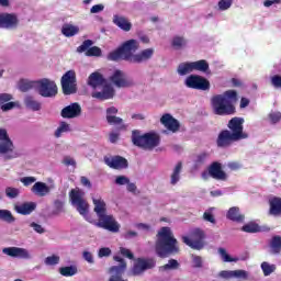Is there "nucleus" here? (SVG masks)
I'll use <instances>...</instances> for the list:
<instances>
[{
    "instance_id": "obj_1",
    "label": "nucleus",
    "mask_w": 281,
    "mask_h": 281,
    "mask_svg": "<svg viewBox=\"0 0 281 281\" xmlns=\"http://www.w3.org/2000/svg\"><path fill=\"white\" fill-rule=\"evenodd\" d=\"M139 49V42L137 40H128L124 42L120 47L108 54V60L117 63V60H125L134 65H142L153 58L155 54L154 48H146L138 54H135Z\"/></svg>"
},
{
    "instance_id": "obj_2",
    "label": "nucleus",
    "mask_w": 281,
    "mask_h": 281,
    "mask_svg": "<svg viewBox=\"0 0 281 281\" xmlns=\"http://www.w3.org/2000/svg\"><path fill=\"white\" fill-rule=\"evenodd\" d=\"M155 251L158 258H169V256L179 254V241L175 238V234H172L170 227L164 226L158 231Z\"/></svg>"
},
{
    "instance_id": "obj_3",
    "label": "nucleus",
    "mask_w": 281,
    "mask_h": 281,
    "mask_svg": "<svg viewBox=\"0 0 281 281\" xmlns=\"http://www.w3.org/2000/svg\"><path fill=\"white\" fill-rule=\"evenodd\" d=\"M213 113L215 115H234L236 113V102H238V92L227 90L223 94H216L211 100Z\"/></svg>"
},
{
    "instance_id": "obj_4",
    "label": "nucleus",
    "mask_w": 281,
    "mask_h": 281,
    "mask_svg": "<svg viewBox=\"0 0 281 281\" xmlns=\"http://www.w3.org/2000/svg\"><path fill=\"white\" fill-rule=\"evenodd\" d=\"M88 85L92 87V89L102 87V91L92 92V98H95V100H111L113 95H115V90L111 85L106 83V79H104V76L100 72H92L88 78Z\"/></svg>"
},
{
    "instance_id": "obj_5",
    "label": "nucleus",
    "mask_w": 281,
    "mask_h": 281,
    "mask_svg": "<svg viewBox=\"0 0 281 281\" xmlns=\"http://www.w3.org/2000/svg\"><path fill=\"white\" fill-rule=\"evenodd\" d=\"M132 144L143 150H154L161 144V137L155 132H148L142 135V132L134 130L132 132Z\"/></svg>"
},
{
    "instance_id": "obj_6",
    "label": "nucleus",
    "mask_w": 281,
    "mask_h": 281,
    "mask_svg": "<svg viewBox=\"0 0 281 281\" xmlns=\"http://www.w3.org/2000/svg\"><path fill=\"white\" fill-rule=\"evenodd\" d=\"M205 231L201 228H194L190 233V237L183 236L182 243L184 245H188V247H191V249H196L200 251V249H203L205 247Z\"/></svg>"
},
{
    "instance_id": "obj_7",
    "label": "nucleus",
    "mask_w": 281,
    "mask_h": 281,
    "mask_svg": "<svg viewBox=\"0 0 281 281\" xmlns=\"http://www.w3.org/2000/svg\"><path fill=\"white\" fill-rule=\"evenodd\" d=\"M82 196H85V193L80 189H72L69 192V199L71 204L77 209V212L81 216H87L89 214V203Z\"/></svg>"
},
{
    "instance_id": "obj_8",
    "label": "nucleus",
    "mask_w": 281,
    "mask_h": 281,
    "mask_svg": "<svg viewBox=\"0 0 281 281\" xmlns=\"http://www.w3.org/2000/svg\"><path fill=\"white\" fill-rule=\"evenodd\" d=\"M215 179V181H227L228 176L225 170H223V164L218 161H213L209 167L207 171L202 172V179L207 181L209 179Z\"/></svg>"
},
{
    "instance_id": "obj_9",
    "label": "nucleus",
    "mask_w": 281,
    "mask_h": 281,
    "mask_svg": "<svg viewBox=\"0 0 281 281\" xmlns=\"http://www.w3.org/2000/svg\"><path fill=\"white\" fill-rule=\"evenodd\" d=\"M36 91L42 98H56L58 95V86H56L55 81L43 78L37 80Z\"/></svg>"
},
{
    "instance_id": "obj_10",
    "label": "nucleus",
    "mask_w": 281,
    "mask_h": 281,
    "mask_svg": "<svg viewBox=\"0 0 281 281\" xmlns=\"http://www.w3.org/2000/svg\"><path fill=\"white\" fill-rule=\"evenodd\" d=\"M61 89L64 95H74L78 92V86L76 83V71L68 70L61 77Z\"/></svg>"
},
{
    "instance_id": "obj_11",
    "label": "nucleus",
    "mask_w": 281,
    "mask_h": 281,
    "mask_svg": "<svg viewBox=\"0 0 281 281\" xmlns=\"http://www.w3.org/2000/svg\"><path fill=\"white\" fill-rule=\"evenodd\" d=\"M188 89H195L196 91H210V80L200 75H190L184 80Z\"/></svg>"
},
{
    "instance_id": "obj_12",
    "label": "nucleus",
    "mask_w": 281,
    "mask_h": 281,
    "mask_svg": "<svg viewBox=\"0 0 281 281\" xmlns=\"http://www.w3.org/2000/svg\"><path fill=\"white\" fill-rule=\"evenodd\" d=\"M245 119L235 116L228 121L227 128H229L231 134L234 135L238 140L247 139L249 134L244 132Z\"/></svg>"
},
{
    "instance_id": "obj_13",
    "label": "nucleus",
    "mask_w": 281,
    "mask_h": 281,
    "mask_svg": "<svg viewBox=\"0 0 281 281\" xmlns=\"http://www.w3.org/2000/svg\"><path fill=\"white\" fill-rule=\"evenodd\" d=\"M97 227L106 229L108 232H120V224L115 221L113 215L104 214L98 217Z\"/></svg>"
},
{
    "instance_id": "obj_14",
    "label": "nucleus",
    "mask_w": 281,
    "mask_h": 281,
    "mask_svg": "<svg viewBox=\"0 0 281 281\" xmlns=\"http://www.w3.org/2000/svg\"><path fill=\"white\" fill-rule=\"evenodd\" d=\"M157 261L154 258H138L132 268L133 276H142L148 269H155Z\"/></svg>"
},
{
    "instance_id": "obj_15",
    "label": "nucleus",
    "mask_w": 281,
    "mask_h": 281,
    "mask_svg": "<svg viewBox=\"0 0 281 281\" xmlns=\"http://www.w3.org/2000/svg\"><path fill=\"white\" fill-rule=\"evenodd\" d=\"M19 27L16 13H0V30H14Z\"/></svg>"
},
{
    "instance_id": "obj_16",
    "label": "nucleus",
    "mask_w": 281,
    "mask_h": 281,
    "mask_svg": "<svg viewBox=\"0 0 281 281\" xmlns=\"http://www.w3.org/2000/svg\"><path fill=\"white\" fill-rule=\"evenodd\" d=\"M0 155H8V153H14V143L10 139L8 131L0 128Z\"/></svg>"
},
{
    "instance_id": "obj_17",
    "label": "nucleus",
    "mask_w": 281,
    "mask_h": 281,
    "mask_svg": "<svg viewBox=\"0 0 281 281\" xmlns=\"http://www.w3.org/2000/svg\"><path fill=\"white\" fill-rule=\"evenodd\" d=\"M233 142L240 140L229 130H223L217 136L216 145L218 148H229Z\"/></svg>"
},
{
    "instance_id": "obj_18",
    "label": "nucleus",
    "mask_w": 281,
    "mask_h": 281,
    "mask_svg": "<svg viewBox=\"0 0 281 281\" xmlns=\"http://www.w3.org/2000/svg\"><path fill=\"white\" fill-rule=\"evenodd\" d=\"M104 164L113 170H124L128 168V160L122 156L104 157Z\"/></svg>"
},
{
    "instance_id": "obj_19",
    "label": "nucleus",
    "mask_w": 281,
    "mask_h": 281,
    "mask_svg": "<svg viewBox=\"0 0 281 281\" xmlns=\"http://www.w3.org/2000/svg\"><path fill=\"white\" fill-rule=\"evenodd\" d=\"M82 113V108L77 103H71L70 105L61 110V117L66 120H74V117H79Z\"/></svg>"
},
{
    "instance_id": "obj_20",
    "label": "nucleus",
    "mask_w": 281,
    "mask_h": 281,
    "mask_svg": "<svg viewBox=\"0 0 281 281\" xmlns=\"http://www.w3.org/2000/svg\"><path fill=\"white\" fill-rule=\"evenodd\" d=\"M2 254L10 256V258H22L24 260L30 259V252L25 248L7 247L2 249Z\"/></svg>"
},
{
    "instance_id": "obj_21",
    "label": "nucleus",
    "mask_w": 281,
    "mask_h": 281,
    "mask_svg": "<svg viewBox=\"0 0 281 281\" xmlns=\"http://www.w3.org/2000/svg\"><path fill=\"white\" fill-rule=\"evenodd\" d=\"M111 82L119 88L133 87V81L124 78V72L122 70H115L114 74L110 77Z\"/></svg>"
},
{
    "instance_id": "obj_22",
    "label": "nucleus",
    "mask_w": 281,
    "mask_h": 281,
    "mask_svg": "<svg viewBox=\"0 0 281 281\" xmlns=\"http://www.w3.org/2000/svg\"><path fill=\"white\" fill-rule=\"evenodd\" d=\"M160 122L171 133H177L181 128L179 121L168 113L161 116Z\"/></svg>"
},
{
    "instance_id": "obj_23",
    "label": "nucleus",
    "mask_w": 281,
    "mask_h": 281,
    "mask_svg": "<svg viewBox=\"0 0 281 281\" xmlns=\"http://www.w3.org/2000/svg\"><path fill=\"white\" fill-rule=\"evenodd\" d=\"M226 218L233 223H245V214L240 213V207L233 206L226 213Z\"/></svg>"
},
{
    "instance_id": "obj_24",
    "label": "nucleus",
    "mask_w": 281,
    "mask_h": 281,
    "mask_svg": "<svg viewBox=\"0 0 281 281\" xmlns=\"http://www.w3.org/2000/svg\"><path fill=\"white\" fill-rule=\"evenodd\" d=\"M270 216H281V198L272 196L268 201Z\"/></svg>"
},
{
    "instance_id": "obj_25",
    "label": "nucleus",
    "mask_w": 281,
    "mask_h": 281,
    "mask_svg": "<svg viewBox=\"0 0 281 281\" xmlns=\"http://www.w3.org/2000/svg\"><path fill=\"white\" fill-rule=\"evenodd\" d=\"M33 194H36V196H47L52 192V187L47 186L45 182H35L32 187Z\"/></svg>"
},
{
    "instance_id": "obj_26",
    "label": "nucleus",
    "mask_w": 281,
    "mask_h": 281,
    "mask_svg": "<svg viewBox=\"0 0 281 281\" xmlns=\"http://www.w3.org/2000/svg\"><path fill=\"white\" fill-rule=\"evenodd\" d=\"M12 100V94L10 93H1L0 94V108L1 111H12L14 106H16V102L10 101Z\"/></svg>"
},
{
    "instance_id": "obj_27",
    "label": "nucleus",
    "mask_w": 281,
    "mask_h": 281,
    "mask_svg": "<svg viewBox=\"0 0 281 281\" xmlns=\"http://www.w3.org/2000/svg\"><path fill=\"white\" fill-rule=\"evenodd\" d=\"M113 23L120 27V30H123V32H131V29L133 27V24L128 21V19L121 15H114Z\"/></svg>"
},
{
    "instance_id": "obj_28",
    "label": "nucleus",
    "mask_w": 281,
    "mask_h": 281,
    "mask_svg": "<svg viewBox=\"0 0 281 281\" xmlns=\"http://www.w3.org/2000/svg\"><path fill=\"white\" fill-rule=\"evenodd\" d=\"M36 210V203L34 202H25L15 206V211L18 214H22L23 216H27V214H32Z\"/></svg>"
},
{
    "instance_id": "obj_29",
    "label": "nucleus",
    "mask_w": 281,
    "mask_h": 281,
    "mask_svg": "<svg viewBox=\"0 0 281 281\" xmlns=\"http://www.w3.org/2000/svg\"><path fill=\"white\" fill-rule=\"evenodd\" d=\"M92 203L94 205V212L98 216V218L100 216H103L104 214H106V202H104V200H102V198L100 199H92Z\"/></svg>"
},
{
    "instance_id": "obj_30",
    "label": "nucleus",
    "mask_w": 281,
    "mask_h": 281,
    "mask_svg": "<svg viewBox=\"0 0 281 281\" xmlns=\"http://www.w3.org/2000/svg\"><path fill=\"white\" fill-rule=\"evenodd\" d=\"M181 170H183V162L179 161L177 162L170 176L171 186H177V183H179V181L181 180Z\"/></svg>"
},
{
    "instance_id": "obj_31",
    "label": "nucleus",
    "mask_w": 281,
    "mask_h": 281,
    "mask_svg": "<svg viewBox=\"0 0 281 281\" xmlns=\"http://www.w3.org/2000/svg\"><path fill=\"white\" fill-rule=\"evenodd\" d=\"M24 105L26 109H30V111H41L42 104L38 100H35L33 95H26L24 98Z\"/></svg>"
},
{
    "instance_id": "obj_32",
    "label": "nucleus",
    "mask_w": 281,
    "mask_h": 281,
    "mask_svg": "<svg viewBox=\"0 0 281 281\" xmlns=\"http://www.w3.org/2000/svg\"><path fill=\"white\" fill-rule=\"evenodd\" d=\"M78 32H80V29L72 24H64L61 27V34H64V36H66L67 38H71V36H76Z\"/></svg>"
},
{
    "instance_id": "obj_33",
    "label": "nucleus",
    "mask_w": 281,
    "mask_h": 281,
    "mask_svg": "<svg viewBox=\"0 0 281 281\" xmlns=\"http://www.w3.org/2000/svg\"><path fill=\"white\" fill-rule=\"evenodd\" d=\"M194 71V64L193 61L191 63H181L178 66L177 72L179 76H188V74H192Z\"/></svg>"
},
{
    "instance_id": "obj_34",
    "label": "nucleus",
    "mask_w": 281,
    "mask_h": 281,
    "mask_svg": "<svg viewBox=\"0 0 281 281\" xmlns=\"http://www.w3.org/2000/svg\"><path fill=\"white\" fill-rule=\"evenodd\" d=\"M269 247L272 254L274 255L281 254V236L280 235L273 236L269 243Z\"/></svg>"
},
{
    "instance_id": "obj_35",
    "label": "nucleus",
    "mask_w": 281,
    "mask_h": 281,
    "mask_svg": "<svg viewBox=\"0 0 281 281\" xmlns=\"http://www.w3.org/2000/svg\"><path fill=\"white\" fill-rule=\"evenodd\" d=\"M36 87H37V80L30 81V80L22 79L19 82V89L20 91H22V93H26V91H30L32 89H35L36 91Z\"/></svg>"
},
{
    "instance_id": "obj_36",
    "label": "nucleus",
    "mask_w": 281,
    "mask_h": 281,
    "mask_svg": "<svg viewBox=\"0 0 281 281\" xmlns=\"http://www.w3.org/2000/svg\"><path fill=\"white\" fill-rule=\"evenodd\" d=\"M193 71H202L203 74H206V71H210V64L205 59L193 61Z\"/></svg>"
},
{
    "instance_id": "obj_37",
    "label": "nucleus",
    "mask_w": 281,
    "mask_h": 281,
    "mask_svg": "<svg viewBox=\"0 0 281 281\" xmlns=\"http://www.w3.org/2000/svg\"><path fill=\"white\" fill-rule=\"evenodd\" d=\"M241 232H246V234H258V232H262L260 225L251 222L241 227Z\"/></svg>"
},
{
    "instance_id": "obj_38",
    "label": "nucleus",
    "mask_w": 281,
    "mask_h": 281,
    "mask_svg": "<svg viewBox=\"0 0 281 281\" xmlns=\"http://www.w3.org/2000/svg\"><path fill=\"white\" fill-rule=\"evenodd\" d=\"M181 265L177 259H169L168 263L160 267V271H177Z\"/></svg>"
},
{
    "instance_id": "obj_39",
    "label": "nucleus",
    "mask_w": 281,
    "mask_h": 281,
    "mask_svg": "<svg viewBox=\"0 0 281 281\" xmlns=\"http://www.w3.org/2000/svg\"><path fill=\"white\" fill-rule=\"evenodd\" d=\"M59 273L65 278H71V276H76V273H78V268L74 266L61 267L59 268Z\"/></svg>"
},
{
    "instance_id": "obj_40",
    "label": "nucleus",
    "mask_w": 281,
    "mask_h": 281,
    "mask_svg": "<svg viewBox=\"0 0 281 281\" xmlns=\"http://www.w3.org/2000/svg\"><path fill=\"white\" fill-rule=\"evenodd\" d=\"M0 221H4V223H14L15 218L14 215H12V212L0 210Z\"/></svg>"
},
{
    "instance_id": "obj_41",
    "label": "nucleus",
    "mask_w": 281,
    "mask_h": 281,
    "mask_svg": "<svg viewBox=\"0 0 281 281\" xmlns=\"http://www.w3.org/2000/svg\"><path fill=\"white\" fill-rule=\"evenodd\" d=\"M187 43L188 42L186 41V38L181 36H175L172 38L171 45L175 49H181V47H186Z\"/></svg>"
},
{
    "instance_id": "obj_42",
    "label": "nucleus",
    "mask_w": 281,
    "mask_h": 281,
    "mask_svg": "<svg viewBox=\"0 0 281 281\" xmlns=\"http://www.w3.org/2000/svg\"><path fill=\"white\" fill-rule=\"evenodd\" d=\"M218 254L223 262H238V258H232L225 248H218Z\"/></svg>"
},
{
    "instance_id": "obj_43",
    "label": "nucleus",
    "mask_w": 281,
    "mask_h": 281,
    "mask_svg": "<svg viewBox=\"0 0 281 281\" xmlns=\"http://www.w3.org/2000/svg\"><path fill=\"white\" fill-rule=\"evenodd\" d=\"M69 123L61 122L58 126V128L55 131V137H63V133H69Z\"/></svg>"
},
{
    "instance_id": "obj_44",
    "label": "nucleus",
    "mask_w": 281,
    "mask_h": 281,
    "mask_svg": "<svg viewBox=\"0 0 281 281\" xmlns=\"http://www.w3.org/2000/svg\"><path fill=\"white\" fill-rule=\"evenodd\" d=\"M92 45H93V41L91 40L83 41L82 44L79 47H77L78 54H83V52L86 53L89 52Z\"/></svg>"
},
{
    "instance_id": "obj_45",
    "label": "nucleus",
    "mask_w": 281,
    "mask_h": 281,
    "mask_svg": "<svg viewBox=\"0 0 281 281\" xmlns=\"http://www.w3.org/2000/svg\"><path fill=\"white\" fill-rule=\"evenodd\" d=\"M261 269L263 271V276H271V273L276 271V265H269V262L265 261L261 263Z\"/></svg>"
},
{
    "instance_id": "obj_46",
    "label": "nucleus",
    "mask_w": 281,
    "mask_h": 281,
    "mask_svg": "<svg viewBox=\"0 0 281 281\" xmlns=\"http://www.w3.org/2000/svg\"><path fill=\"white\" fill-rule=\"evenodd\" d=\"M106 122L111 126H120L124 123V120H122V117L120 116L114 115V116H106Z\"/></svg>"
},
{
    "instance_id": "obj_47",
    "label": "nucleus",
    "mask_w": 281,
    "mask_h": 281,
    "mask_svg": "<svg viewBox=\"0 0 281 281\" xmlns=\"http://www.w3.org/2000/svg\"><path fill=\"white\" fill-rule=\"evenodd\" d=\"M58 262H60L59 256L53 255L50 257L45 258V265H48V267H54V266L58 265Z\"/></svg>"
},
{
    "instance_id": "obj_48",
    "label": "nucleus",
    "mask_w": 281,
    "mask_h": 281,
    "mask_svg": "<svg viewBox=\"0 0 281 281\" xmlns=\"http://www.w3.org/2000/svg\"><path fill=\"white\" fill-rule=\"evenodd\" d=\"M86 56H102V49L98 46H90V48L86 52Z\"/></svg>"
},
{
    "instance_id": "obj_49",
    "label": "nucleus",
    "mask_w": 281,
    "mask_h": 281,
    "mask_svg": "<svg viewBox=\"0 0 281 281\" xmlns=\"http://www.w3.org/2000/svg\"><path fill=\"white\" fill-rule=\"evenodd\" d=\"M120 254L123 258H128V260L135 259V255L128 248L120 247Z\"/></svg>"
},
{
    "instance_id": "obj_50",
    "label": "nucleus",
    "mask_w": 281,
    "mask_h": 281,
    "mask_svg": "<svg viewBox=\"0 0 281 281\" xmlns=\"http://www.w3.org/2000/svg\"><path fill=\"white\" fill-rule=\"evenodd\" d=\"M232 3H234V0H220L217 5L220 10L225 11L232 8Z\"/></svg>"
},
{
    "instance_id": "obj_51",
    "label": "nucleus",
    "mask_w": 281,
    "mask_h": 281,
    "mask_svg": "<svg viewBox=\"0 0 281 281\" xmlns=\"http://www.w3.org/2000/svg\"><path fill=\"white\" fill-rule=\"evenodd\" d=\"M5 194L9 199H16V196H19V189L16 188H12V187H8L5 189Z\"/></svg>"
},
{
    "instance_id": "obj_52",
    "label": "nucleus",
    "mask_w": 281,
    "mask_h": 281,
    "mask_svg": "<svg viewBox=\"0 0 281 281\" xmlns=\"http://www.w3.org/2000/svg\"><path fill=\"white\" fill-rule=\"evenodd\" d=\"M192 265L194 269L203 268V258L201 256H192Z\"/></svg>"
},
{
    "instance_id": "obj_53",
    "label": "nucleus",
    "mask_w": 281,
    "mask_h": 281,
    "mask_svg": "<svg viewBox=\"0 0 281 281\" xmlns=\"http://www.w3.org/2000/svg\"><path fill=\"white\" fill-rule=\"evenodd\" d=\"M270 82L274 89H281V76L274 75L270 78Z\"/></svg>"
},
{
    "instance_id": "obj_54",
    "label": "nucleus",
    "mask_w": 281,
    "mask_h": 281,
    "mask_svg": "<svg viewBox=\"0 0 281 281\" xmlns=\"http://www.w3.org/2000/svg\"><path fill=\"white\" fill-rule=\"evenodd\" d=\"M218 278H223V280H229L234 278V270H222L218 273Z\"/></svg>"
},
{
    "instance_id": "obj_55",
    "label": "nucleus",
    "mask_w": 281,
    "mask_h": 281,
    "mask_svg": "<svg viewBox=\"0 0 281 281\" xmlns=\"http://www.w3.org/2000/svg\"><path fill=\"white\" fill-rule=\"evenodd\" d=\"M271 124H278V122H280L281 120V112H271L269 115H268Z\"/></svg>"
},
{
    "instance_id": "obj_56",
    "label": "nucleus",
    "mask_w": 281,
    "mask_h": 281,
    "mask_svg": "<svg viewBox=\"0 0 281 281\" xmlns=\"http://www.w3.org/2000/svg\"><path fill=\"white\" fill-rule=\"evenodd\" d=\"M131 179H128L126 176H119L116 177L114 183L116 186H127L130 183Z\"/></svg>"
},
{
    "instance_id": "obj_57",
    "label": "nucleus",
    "mask_w": 281,
    "mask_h": 281,
    "mask_svg": "<svg viewBox=\"0 0 281 281\" xmlns=\"http://www.w3.org/2000/svg\"><path fill=\"white\" fill-rule=\"evenodd\" d=\"M111 254H112V251H111V248H109V247L100 248L98 251V256L100 258H109V256H111Z\"/></svg>"
},
{
    "instance_id": "obj_58",
    "label": "nucleus",
    "mask_w": 281,
    "mask_h": 281,
    "mask_svg": "<svg viewBox=\"0 0 281 281\" xmlns=\"http://www.w3.org/2000/svg\"><path fill=\"white\" fill-rule=\"evenodd\" d=\"M203 220L207 223H212V225H216V217H214V214H212L211 212H204Z\"/></svg>"
},
{
    "instance_id": "obj_59",
    "label": "nucleus",
    "mask_w": 281,
    "mask_h": 281,
    "mask_svg": "<svg viewBox=\"0 0 281 281\" xmlns=\"http://www.w3.org/2000/svg\"><path fill=\"white\" fill-rule=\"evenodd\" d=\"M210 157V154L203 151L196 156L195 164L201 165L205 164V160Z\"/></svg>"
},
{
    "instance_id": "obj_60",
    "label": "nucleus",
    "mask_w": 281,
    "mask_h": 281,
    "mask_svg": "<svg viewBox=\"0 0 281 281\" xmlns=\"http://www.w3.org/2000/svg\"><path fill=\"white\" fill-rule=\"evenodd\" d=\"M233 278H241L243 280H247L248 274L245 270H233Z\"/></svg>"
},
{
    "instance_id": "obj_61",
    "label": "nucleus",
    "mask_w": 281,
    "mask_h": 281,
    "mask_svg": "<svg viewBox=\"0 0 281 281\" xmlns=\"http://www.w3.org/2000/svg\"><path fill=\"white\" fill-rule=\"evenodd\" d=\"M21 183L27 188V186H32V183H36V178L35 177H24L21 178Z\"/></svg>"
},
{
    "instance_id": "obj_62",
    "label": "nucleus",
    "mask_w": 281,
    "mask_h": 281,
    "mask_svg": "<svg viewBox=\"0 0 281 281\" xmlns=\"http://www.w3.org/2000/svg\"><path fill=\"white\" fill-rule=\"evenodd\" d=\"M30 227H32L34 232H36L37 234H45V228H43L42 225L36 224V222H32L30 224Z\"/></svg>"
},
{
    "instance_id": "obj_63",
    "label": "nucleus",
    "mask_w": 281,
    "mask_h": 281,
    "mask_svg": "<svg viewBox=\"0 0 281 281\" xmlns=\"http://www.w3.org/2000/svg\"><path fill=\"white\" fill-rule=\"evenodd\" d=\"M82 258H83V260H87L89 265H93V262H94L93 254H91L90 251L85 250L82 252Z\"/></svg>"
},
{
    "instance_id": "obj_64",
    "label": "nucleus",
    "mask_w": 281,
    "mask_h": 281,
    "mask_svg": "<svg viewBox=\"0 0 281 281\" xmlns=\"http://www.w3.org/2000/svg\"><path fill=\"white\" fill-rule=\"evenodd\" d=\"M104 10V4H94L91 9L90 12L91 14H98Z\"/></svg>"
}]
</instances>
